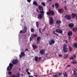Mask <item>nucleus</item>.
Returning a JSON list of instances; mask_svg holds the SVG:
<instances>
[{
  "mask_svg": "<svg viewBox=\"0 0 77 77\" xmlns=\"http://www.w3.org/2000/svg\"><path fill=\"white\" fill-rule=\"evenodd\" d=\"M31 32H34V29L33 28H31Z\"/></svg>",
  "mask_w": 77,
  "mask_h": 77,
  "instance_id": "obj_34",
  "label": "nucleus"
},
{
  "mask_svg": "<svg viewBox=\"0 0 77 77\" xmlns=\"http://www.w3.org/2000/svg\"><path fill=\"white\" fill-rule=\"evenodd\" d=\"M29 51V49H26L25 50V51Z\"/></svg>",
  "mask_w": 77,
  "mask_h": 77,
  "instance_id": "obj_44",
  "label": "nucleus"
},
{
  "mask_svg": "<svg viewBox=\"0 0 77 77\" xmlns=\"http://www.w3.org/2000/svg\"><path fill=\"white\" fill-rule=\"evenodd\" d=\"M57 27L58 28H59V27H60V24H57Z\"/></svg>",
  "mask_w": 77,
  "mask_h": 77,
  "instance_id": "obj_40",
  "label": "nucleus"
},
{
  "mask_svg": "<svg viewBox=\"0 0 77 77\" xmlns=\"http://www.w3.org/2000/svg\"><path fill=\"white\" fill-rule=\"evenodd\" d=\"M53 33L54 34V35H55V34L56 33L55 32V31H53Z\"/></svg>",
  "mask_w": 77,
  "mask_h": 77,
  "instance_id": "obj_53",
  "label": "nucleus"
},
{
  "mask_svg": "<svg viewBox=\"0 0 77 77\" xmlns=\"http://www.w3.org/2000/svg\"><path fill=\"white\" fill-rule=\"evenodd\" d=\"M73 48H77V43H74L73 44Z\"/></svg>",
  "mask_w": 77,
  "mask_h": 77,
  "instance_id": "obj_18",
  "label": "nucleus"
},
{
  "mask_svg": "<svg viewBox=\"0 0 77 77\" xmlns=\"http://www.w3.org/2000/svg\"><path fill=\"white\" fill-rule=\"evenodd\" d=\"M11 77H16V76H15V75H13Z\"/></svg>",
  "mask_w": 77,
  "mask_h": 77,
  "instance_id": "obj_50",
  "label": "nucleus"
},
{
  "mask_svg": "<svg viewBox=\"0 0 77 77\" xmlns=\"http://www.w3.org/2000/svg\"><path fill=\"white\" fill-rule=\"evenodd\" d=\"M30 41H32V38H31V37H30Z\"/></svg>",
  "mask_w": 77,
  "mask_h": 77,
  "instance_id": "obj_51",
  "label": "nucleus"
},
{
  "mask_svg": "<svg viewBox=\"0 0 77 77\" xmlns=\"http://www.w3.org/2000/svg\"><path fill=\"white\" fill-rule=\"evenodd\" d=\"M33 5L35 6H38V3L35 1H34L33 2Z\"/></svg>",
  "mask_w": 77,
  "mask_h": 77,
  "instance_id": "obj_19",
  "label": "nucleus"
},
{
  "mask_svg": "<svg viewBox=\"0 0 77 77\" xmlns=\"http://www.w3.org/2000/svg\"><path fill=\"white\" fill-rule=\"evenodd\" d=\"M69 51H72V49L71 48V47L69 46Z\"/></svg>",
  "mask_w": 77,
  "mask_h": 77,
  "instance_id": "obj_31",
  "label": "nucleus"
},
{
  "mask_svg": "<svg viewBox=\"0 0 77 77\" xmlns=\"http://www.w3.org/2000/svg\"><path fill=\"white\" fill-rule=\"evenodd\" d=\"M71 63H73V64H75V63H77V62L75 60H73L71 62Z\"/></svg>",
  "mask_w": 77,
  "mask_h": 77,
  "instance_id": "obj_23",
  "label": "nucleus"
},
{
  "mask_svg": "<svg viewBox=\"0 0 77 77\" xmlns=\"http://www.w3.org/2000/svg\"><path fill=\"white\" fill-rule=\"evenodd\" d=\"M59 56H60V57H62V55H59Z\"/></svg>",
  "mask_w": 77,
  "mask_h": 77,
  "instance_id": "obj_60",
  "label": "nucleus"
},
{
  "mask_svg": "<svg viewBox=\"0 0 77 77\" xmlns=\"http://www.w3.org/2000/svg\"><path fill=\"white\" fill-rule=\"evenodd\" d=\"M56 32L60 33V34H62V33H63V31L62 30L59 29H57L56 30Z\"/></svg>",
  "mask_w": 77,
  "mask_h": 77,
  "instance_id": "obj_8",
  "label": "nucleus"
},
{
  "mask_svg": "<svg viewBox=\"0 0 77 77\" xmlns=\"http://www.w3.org/2000/svg\"><path fill=\"white\" fill-rule=\"evenodd\" d=\"M34 76L35 77H38V76L37 75H34Z\"/></svg>",
  "mask_w": 77,
  "mask_h": 77,
  "instance_id": "obj_61",
  "label": "nucleus"
},
{
  "mask_svg": "<svg viewBox=\"0 0 77 77\" xmlns=\"http://www.w3.org/2000/svg\"><path fill=\"white\" fill-rule=\"evenodd\" d=\"M36 26L37 27H38L39 26V23H38V22H36Z\"/></svg>",
  "mask_w": 77,
  "mask_h": 77,
  "instance_id": "obj_35",
  "label": "nucleus"
},
{
  "mask_svg": "<svg viewBox=\"0 0 77 77\" xmlns=\"http://www.w3.org/2000/svg\"><path fill=\"white\" fill-rule=\"evenodd\" d=\"M56 24H61V21L60 20H57L56 22Z\"/></svg>",
  "mask_w": 77,
  "mask_h": 77,
  "instance_id": "obj_25",
  "label": "nucleus"
},
{
  "mask_svg": "<svg viewBox=\"0 0 77 77\" xmlns=\"http://www.w3.org/2000/svg\"><path fill=\"white\" fill-rule=\"evenodd\" d=\"M19 57H20V58H21V57H22L21 56L20 54L19 55Z\"/></svg>",
  "mask_w": 77,
  "mask_h": 77,
  "instance_id": "obj_58",
  "label": "nucleus"
},
{
  "mask_svg": "<svg viewBox=\"0 0 77 77\" xmlns=\"http://www.w3.org/2000/svg\"><path fill=\"white\" fill-rule=\"evenodd\" d=\"M47 54H46L45 55V56L46 57H47Z\"/></svg>",
  "mask_w": 77,
  "mask_h": 77,
  "instance_id": "obj_52",
  "label": "nucleus"
},
{
  "mask_svg": "<svg viewBox=\"0 0 77 77\" xmlns=\"http://www.w3.org/2000/svg\"><path fill=\"white\" fill-rule=\"evenodd\" d=\"M72 35V32L71 31L67 33L68 36H71Z\"/></svg>",
  "mask_w": 77,
  "mask_h": 77,
  "instance_id": "obj_17",
  "label": "nucleus"
},
{
  "mask_svg": "<svg viewBox=\"0 0 77 77\" xmlns=\"http://www.w3.org/2000/svg\"><path fill=\"white\" fill-rule=\"evenodd\" d=\"M26 72H29V69H26Z\"/></svg>",
  "mask_w": 77,
  "mask_h": 77,
  "instance_id": "obj_48",
  "label": "nucleus"
},
{
  "mask_svg": "<svg viewBox=\"0 0 77 77\" xmlns=\"http://www.w3.org/2000/svg\"><path fill=\"white\" fill-rule=\"evenodd\" d=\"M42 4L44 6H45V3L44 2H42Z\"/></svg>",
  "mask_w": 77,
  "mask_h": 77,
  "instance_id": "obj_39",
  "label": "nucleus"
},
{
  "mask_svg": "<svg viewBox=\"0 0 77 77\" xmlns=\"http://www.w3.org/2000/svg\"><path fill=\"white\" fill-rule=\"evenodd\" d=\"M49 19L50 20L49 21L50 24L51 25V24H53V23L54 20L52 18V17H50Z\"/></svg>",
  "mask_w": 77,
  "mask_h": 77,
  "instance_id": "obj_9",
  "label": "nucleus"
},
{
  "mask_svg": "<svg viewBox=\"0 0 77 77\" xmlns=\"http://www.w3.org/2000/svg\"><path fill=\"white\" fill-rule=\"evenodd\" d=\"M65 18L68 20H70L71 18V17L70 15H66L65 16Z\"/></svg>",
  "mask_w": 77,
  "mask_h": 77,
  "instance_id": "obj_10",
  "label": "nucleus"
},
{
  "mask_svg": "<svg viewBox=\"0 0 77 77\" xmlns=\"http://www.w3.org/2000/svg\"><path fill=\"white\" fill-rule=\"evenodd\" d=\"M38 9L40 11V13H41L42 14H44V10L43 9V8L41 6H39L38 7Z\"/></svg>",
  "mask_w": 77,
  "mask_h": 77,
  "instance_id": "obj_5",
  "label": "nucleus"
},
{
  "mask_svg": "<svg viewBox=\"0 0 77 77\" xmlns=\"http://www.w3.org/2000/svg\"><path fill=\"white\" fill-rule=\"evenodd\" d=\"M65 42H66V44H67L68 43V41L66 40H65Z\"/></svg>",
  "mask_w": 77,
  "mask_h": 77,
  "instance_id": "obj_47",
  "label": "nucleus"
},
{
  "mask_svg": "<svg viewBox=\"0 0 77 77\" xmlns=\"http://www.w3.org/2000/svg\"><path fill=\"white\" fill-rule=\"evenodd\" d=\"M20 72L18 73V74H17V77H20Z\"/></svg>",
  "mask_w": 77,
  "mask_h": 77,
  "instance_id": "obj_33",
  "label": "nucleus"
},
{
  "mask_svg": "<svg viewBox=\"0 0 77 77\" xmlns=\"http://www.w3.org/2000/svg\"><path fill=\"white\" fill-rule=\"evenodd\" d=\"M40 41H41V37H37V43L38 44L40 42Z\"/></svg>",
  "mask_w": 77,
  "mask_h": 77,
  "instance_id": "obj_15",
  "label": "nucleus"
},
{
  "mask_svg": "<svg viewBox=\"0 0 77 77\" xmlns=\"http://www.w3.org/2000/svg\"><path fill=\"white\" fill-rule=\"evenodd\" d=\"M52 7H53V8H54V5H52Z\"/></svg>",
  "mask_w": 77,
  "mask_h": 77,
  "instance_id": "obj_59",
  "label": "nucleus"
},
{
  "mask_svg": "<svg viewBox=\"0 0 77 77\" xmlns=\"http://www.w3.org/2000/svg\"><path fill=\"white\" fill-rule=\"evenodd\" d=\"M32 47H33L34 49H35L36 48H37V46L35 45H32Z\"/></svg>",
  "mask_w": 77,
  "mask_h": 77,
  "instance_id": "obj_28",
  "label": "nucleus"
},
{
  "mask_svg": "<svg viewBox=\"0 0 77 77\" xmlns=\"http://www.w3.org/2000/svg\"><path fill=\"white\" fill-rule=\"evenodd\" d=\"M32 38H35L34 36H33V35H32Z\"/></svg>",
  "mask_w": 77,
  "mask_h": 77,
  "instance_id": "obj_49",
  "label": "nucleus"
},
{
  "mask_svg": "<svg viewBox=\"0 0 77 77\" xmlns=\"http://www.w3.org/2000/svg\"><path fill=\"white\" fill-rule=\"evenodd\" d=\"M43 17V14H39L38 16V19H41Z\"/></svg>",
  "mask_w": 77,
  "mask_h": 77,
  "instance_id": "obj_11",
  "label": "nucleus"
},
{
  "mask_svg": "<svg viewBox=\"0 0 77 77\" xmlns=\"http://www.w3.org/2000/svg\"><path fill=\"white\" fill-rule=\"evenodd\" d=\"M55 8L57 9L59 7V4H55Z\"/></svg>",
  "mask_w": 77,
  "mask_h": 77,
  "instance_id": "obj_27",
  "label": "nucleus"
},
{
  "mask_svg": "<svg viewBox=\"0 0 77 77\" xmlns=\"http://www.w3.org/2000/svg\"><path fill=\"white\" fill-rule=\"evenodd\" d=\"M70 66H70V65H68V66H67V67H69Z\"/></svg>",
  "mask_w": 77,
  "mask_h": 77,
  "instance_id": "obj_54",
  "label": "nucleus"
},
{
  "mask_svg": "<svg viewBox=\"0 0 77 77\" xmlns=\"http://www.w3.org/2000/svg\"><path fill=\"white\" fill-rule=\"evenodd\" d=\"M68 39L69 40H70V39H71V37H68Z\"/></svg>",
  "mask_w": 77,
  "mask_h": 77,
  "instance_id": "obj_45",
  "label": "nucleus"
},
{
  "mask_svg": "<svg viewBox=\"0 0 77 77\" xmlns=\"http://www.w3.org/2000/svg\"><path fill=\"white\" fill-rule=\"evenodd\" d=\"M27 1L28 3H30V2H31V1H32V0H27Z\"/></svg>",
  "mask_w": 77,
  "mask_h": 77,
  "instance_id": "obj_37",
  "label": "nucleus"
},
{
  "mask_svg": "<svg viewBox=\"0 0 77 77\" xmlns=\"http://www.w3.org/2000/svg\"><path fill=\"white\" fill-rule=\"evenodd\" d=\"M34 60L35 62H38V57L35 56L34 57Z\"/></svg>",
  "mask_w": 77,
  "mask_h": 77,
  "instance_id": "obj_20",
  "label": "nucleus"
},
{
  "mask_svg": "<svg viewBox=\"0 0 77 77\" xmlns=\"http://www.w3.org/2000/svg\"><path fill=\"white\" fill-rule=\"evenodd\" d=\"M63 74L64 77H67V76H68V75H67V74H66V72H65V73H63Z\"/></svg>",
  "mask_w": 77,
  "mask_h": 77,
  "instance_id": "obj_32",
  "label": "nucleus"
},
{
  "mask_svg": "<svg viewBox=\"0 0 77 77\" xmlns=\"http://www.w3.org/2000/svg\"><path fill=\"white\" fill-rule=\"evenodd\" d=\"M21 54L22 56H25V54L24 52H21Z\"/></svg>",
  "mask_w": 77,
  "mask_h": 77,
  "instance_id": "obj_30",
  "label": "nucleus"
},
{
  "mask_svg": "<svg viewBox=\"0 0 77 77\" xmlns=\"http://www.w3.org/2000/svg\"><path fill=\"white\" fill-rule=\"evenodd\" d=\"M73 32H76L77 31V27H74L72 29Z\"/></svg>",
  "mask_w": 77,
  "mask_h": 77,
  "instance_id": "obj_26",
  "label": "nucleus"
},
{
  "mask_svg": "<svg viewBox=\"0 0 77 77\" xmlns=\"http://www.w3.org/2000/svg\"><path fill=\"white\" fill-rule=\"evenodd\" d=\"M45 50L43 49L41 50L40 53L41 54H45Z\"/></svg>",
  "mask_w": 77,
  "mask_h": 77,
  "instance_id": "obj_14",
  "label": "nucleus"
},
{
  "mask_svg": "<svg viewBox=\"0 0 77 77\" xmlns=\"http://www.w3.org/2000/svg\"><path fill=\"white\" fill-rule=\"evenodd\" d=\"M36 11H37L38 12H39V11H38V9L37 8L36 9Z\"/></svg>",
  "mask_w": 77,
  "mask_h": 77,
  "instance_id": "obj_57",
  "label": "nucleus"
},
{
  "mask_svg": "<svg viewBox=\"0 0 77 77\" xmlns=\"http://www.w3.org/2000/svg\"><path fill=\"white\" fill-rule=\"evenodd\" d=\"M66 10H67V9H66V6L65 7V8H64Z\"/></svg>",
  "mask_w": 77,
  "mask_h": 77,
  "instance_id": "obj_55",
  "label": "nucleus"
},
{
  "mask_svg": "<svg viewBox=\"0 0 77 77\" xmlns=\"http://www.w3.org/2000/svg\"><path fill=\"white\" fill-rule=\"evenodd\" d=\"M27 72V74L28 75H30V74H31V73H30V72Z\"/></svg>",
  "mask_w": 77,
  "mask_h": 77,
  "instance_id": "obj_41",
  "label": "nucleus"
},
{
  "mask_svg": "<svg viewBox=\"0 0 77 77\" xmlns=\"http://www.w3.org/2000/svg\"><path fill=\"white\" fill-rule=\"evenodd\" d=\"M71 15H72V18H75V17L76 16V14L73 13Z\"/></svg>",
  "mask_w": 77,
  "mask_h": 77,
  "instance_id": "obj_21",
  "label": "nucleus"
},
{
  "mask_svg": "<svg viewBox=\"0 0 77 77\" xmlns=\"http://www.w3.org/2000/svg\"><path fill=\"white\" fill-rule=\"evenodd\" d=\"M73 77H77V73L76 71H77V69H75L73 70Z\"/></svg>",
  "mask_w": 77,
  "mask_h": 77,
  "instance_id": "obj_6",
  "label": "nucleus"
},
{
  "mask_svg": "<svg viewBox=\"0 0 77 77\" xmlns=\"http://www.w3.org/2000/svg\"><path fill=\"white\" fill-rule=\"evenodd\" d=\"M48 12L47 13V15H50V14H51V15H54V13L53 11L51 10H49Z\"/></svg>",
  "mask_w": 77,
  "mask_h": 77,
  "instance_id": "obj_3",
  "label": "nucleus"
},
{
  "mask_svg": "<svg viewBox=\"0 0 77 77\" xmlns=\"http://www.w3.org/2000/svg\"><path fill=\"white\" fill-rule=\"evenodd\" d=\"M68 26L69 27H74V24L73 23H70L68 25Z\"/></svg>",
  "mask_w": 77,
  "mask_h": 77,
  "instance_id": "obj_16",
  "label": "nucleus"
},
{
  "mask_svg": "<svg viewBox=\"0 0 77 77\" xmlns=\"http://www.w3.org/2000/svg\"><path fill=\"white\" fill-rule=\"evenodd\" d=\"M32 35H33V36H34V38H35V37H36V36H37V35L36 34H34Z\"/></svg>",
  "mask_w": 77,
  "mask_h": 77,
  "instance_id": "obj_38",
  "label": "nucleus"
},
{
  "mask_svg": "<svg viewBox=\"0 0 77 77\" xmlns=\"http://www.w3.org/2000/svg\"><path fill=\"white\" fill-rule=\"evenodd\" d=\"M58 11L59 13H62L63 12V10L62 9H60Z\"/></svg>",
  "mask_w": 77,
  "mask_h": 77,
  "instance_id": "obj_22",
  "label": "nucleus"
},
{
  "mask_svg": "<svg viewBox=\"0 0 77 77\" xmlns=\"http://www.w3.org/2000/svg\"><path fill=\"white\" fill-rule=\"evenodd\" d=\"M44 29H45V28H44L43 29H42L41 28H40L39 29V31L40 32V33H42V32H43V31L44 30Z\"/></svg>",
  "mask_w": 77,
  "mask_h": 77,
  "instance_id": "obj_24",
  "label": "nucleus"
},
{
  "mask_svg": "<svg viewBox=\"0 0 77 77\" xmlns=\"http://www.w3.org/2000/svg\"><path fill=\"white\" fill-rule=\"evenodd\" d=\"M29 77H33V76L29 75Z\"/></svg>",
  "mask_w": 77,
  "mask_h": 77,
  "instance_id": "obj_56",
  "label": "nucleus"
},
{
  "mask_svg": "<svg viewBox=\"0 0 77 77\" xmlns=\"http://www.w3.org/2000/svg\"><path fill=\"white\" fill-rule=\"evenodd\" d=\"M65 58H66L67 56H68V54H66L65 55Z\"/></svg>",
  "mask_w": 77,
  "mask_h": 77,
  "instance_id": "obj_36",
  "label": "nucleus"
},
{
  "mask_svg": "<svg viewBox=\"0 0 77 77\" xmlns=\"http://www.w3.org/2000/svg\"><path fill=\"white\" fill-rule=\"evenodd\" d=\"M22 21L21 22L20 25L23 26L25 25L24 26V29L23 31L20 30V33H25L26 32V31H27V28H26V26L25 25V23L24 22H23V20L21 19Z\"/></svg>",
  "mask_w": 77,
  "mask_h": 77,
  "instance_id": "obj_1",
  "label": "nucleus"
},
{
  "mask_svg": "<svg viewBox=\"0 0 77 77\" xmlns=\"http://www.w3.org/2000/svg\"><path fill=\"white\" fill-rule=\"evenodd\" d=\"M62 75L61 73H60L59 74H58L57 75H53V77H60V76Z\"/></svg>",
  "mask_w": 77,
  "mask_h": 77,
  "instance_id": "obj_12",
  "label": "nucleus"
},
{
  "mask_svg": "<svg viewBox=\"0 0 77 77\" xmlns=\"http://www.w3.org/2000/svg\"><path fill=\"white\" fill-rule=\"evenodd\" d=\"M55 35L57 36H59V35L58 34H57L55 33Z\"/></svg>",
  "mask_w": 77,
  "mask_h": 77,
  "instance_id": "obj_42",
  "label": "nucleus"
},
{
  "mask_svg": "<svg viewBox=\"0 0 77 77\" xmlns=\"http://www.w3.org/2000/svg\"><path fill=\"white\" fill-rule=\"evenodd\" d=\"M48 1H51V0H48Z\"/></svg>",
  "mask_w": 77,
  "mask_h": 77,
  "instance_id": "obj_63",
  "label": "nucleus"
},
{
  "mask_svg": "<svg viewBox=\"0 0 77 77\" xmlns=\"http://www.w3.org/2000/svg\"><path fill=\"white\" fill-rule=\"evenodd\" d=\"M8 74H12V72H9Z\"/></svg>",
  "mask_w": 77,
  "mask_h": 77,
  "instance_id": "obj_43",
  "label": "nucleus"
},
{
  "mask_svg": "<svg viewBox=\"0 0 77 77\" xmlns=\"http://www.w3.org/2000/svg\"><path fill=\"white\" fill-rule=\"evenodd\" d=\"M21 76H23V74H21Z\"/></svg>",
  "mask_w": 77,
  "mask_h": 77,
  "instance_id": "obj_62",
  "label": "nucleus"
},
{
  "mask_svg": "<svg viewBox=\"0 0 77 77\" xmlns=\"http://www.w3.org/2000/svg\"><path fill=\"white\" fill-rule=\"evenodd\" d=\"M38 60H41V57H40L39 58H38Z\"/></svg>",
  "mask_w": 77,
  "mask_h": 77,
  "instance_id": "obj_46",
  "label": "nucleus"
},
{
  "mask_svg": "<svg viewBox=\"0 0 77 77\" xmlns=\"http://www.w3.org/2000/svg\"><path fill=\"white\" fill-rule=\"evenodd\" d=\"M55 43V41L53 39H51L49 42V44L50 45H53Z\"/></svg>",
  "mask_w": 77,
  "mask_h": 77,
  "instance_id": "obj_7",
  "label": "nucleus"
},
{
  "mask_svg": "<svg viewBox=\"0 0 77 77\" xmlns=\"http://www.w3.org/2000/svg\"><path fill=\"white\" fill-rule=\"evenodd\" d=\"M17 62H18V60H13L12 62V63H13V64H14V65H16V64H17Z\"/></svg>",
  "mask_w": 77,
  "mask_h": 77,
  "instance_id": "obj_13",
  "label": "nucleus"
},
{
  "mask_svg": "<svg viewBox=\"0 0 77 77\" xmlns=\"http://www.w3.org/2000/svg\"><path fill=\"white\" fill-rule=\"evenodd\" d=\"M75 58V56L74 55L71 58H70V59H74Z\"/></svg>",
  "mask_w": 77,
  "mask_h": 77,
  "instance_id": "obj_29",
  "label": "nucleus"
},
{
  "mask_svg": "<svg viewBox=\"0 0 77 77\" xmlns=\"http://www.w3.org/2000/svg\"><path fill=\"white\" fill-rule=\"evenodd\" d=\"M13 66V64L12 63H10L9 65V66H8L7 69V70L8 71H10L11 69H12V67Z\"/></svg>",
  "mask_w": 77,
  "mask_h": 77,
  "instance_id": "obj_2",
  "label": "nucleus"
},
{
  "mask_svg": "<svg viewBox=\"0 0 77 77\" xmlns=\"http://www.w3.org/2000/svg\"><path fill=\"white\" fill-rule=\"evenodd\" d=\"M21 17H23V15H21Z\"/></svg>",
  "mask_w": 77,
  "mask_h": 77,
  "instance_id": "obj_64",
  "label": "nucleus"
},
{
  "mask_svg": "<svg viewBox=\"0 0 77 77\" xmlns=\"http://www.w3.org/2000/svg\"><path fill=\"white\" fill-rule=\"evenodd\" d=\"M63 51L64 52L66 53L68 52V48H67V45H64L63 47Z\"/></svg>",
  "mask_w": 77,
  "mask_h": 77,
  "instance_id": "obj_4",
  "label": "nucleus"
}]
</instances>
